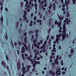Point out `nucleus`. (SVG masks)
I'll return each instance as SVG.
<instances>
[{
  "mask_svg": "<svg viewBox=\"0 0 76 76\" xmlns=\"http://www.w3.org/2000/svg\"><path fill=\"white\" fill-rule=\"evenodd\" d=\"M63 30L64 31H63L62 34V39L64 40L66 37V32L67 30L66 29H64Z\"/></svg>",
  "mask_w": 76,
  "mask_h": 76,
  "instance_id": "nucleus-1",
  "label": "nucleus"
},
{
  "mask_svg": "<svg viewBox=\"0 0 76 76\" xmlns=\"http://www.w3.org/2000/svg\"><path fill=\"white\" fill-rule=\"evenodd\" d=\"M17 67L18 69L20 70V63L19 61L18 62Z\"/></svg>",
  "mask_w": 76,
  "mask_h": 76,
  "instance_id": "nucleus-2",
  "label": "nucleus"
},
{
  "mask_svg": "<svg viewBox=\"0 0 76 76\" xmlns=\"http://www.w3.org/2000/svg\"><path fill=\"white\" fill-rule=\"evenodd\" d=\"M49 74H51L52 76H55V72H53V71H51V70H50V71Z\"/></svg>",
  "mask_w": 76,
  "mask_h": 76,
  "instance_id": "nucleus-3",
  "label": "nucleus"
},
{
  "mask_svg": "<svg viewBox=\"0 0 76 76\" xmlns=\"http://www.w3.org/2000/svg\"><path fill=\"white\" fill-rule=\"evenodd\" d=\"M23 46L24 47H25L26 51H28V46H26V44H24Z\"/></svg>",
  "mask_w": 76,
  "mask_h": 76,
  "instance_id": "nucleus-4",
  "label": "nucleus"
},
{
  "mask_svg": "<svg viewBox=\"0 0 76 76\" xmlns=\"http://www.w3.org/2000/svg\"><path fill=\"white\" fill-rule=\"evenodd\" d=\"M56 74H58L59 75H61V72L59 70H58L57 71H56Z\"/></svg>",
  "mask_w": 76,
  "mask_h": 76,
  "instance_id": "nucleus-5",
  "label": "nucleus"
},
{
  "mask_svg": "<svg viewBox=\"0 0 76 76\" xmlns=\"http://www.w3.org/2000/svg\"><path fill=\"white\" fill-rule=\"evenodd\" d=\"M58 16L59 18V20H63V17H61V16H59V15H58Z\"/></svg>",
  "mask_w": 76,
  "mask_h": 76,
  "instance_id": "nucleus-6",
  "label": "nucleus"
},
{
  "mask_svg": "<svg viewBox=\"0 0 76 76\" xmlns=\"http://www.w3.org/2000/svg\"><path fill=\"white\" fill-rule=\"evenodd\" d=\"M1 24L2 25L3 24V16H2L1 18Z\"/></svg>",
  "mask_w": 76,
  "mask_h": 76,
  "instance_id": "nucleus-7",
  "label": "nucleus"
},
{
  "mask_svg": "<svg viewBox=\"0 0 76 76\" xmlns=\"http://www.w3.org/2000/svg\"><path fill=\"white\" fill-rule=\"evenodd\" d=\"M2 64L4 66V67H6V63H5V62H4V61H2Z\"/></svg>",
  "mask_w": 76,
  "mask_h": 76,
  "instance_id": "nucleus-8",
  "label": "nucleus"
},
{
  "mask_svg": "<svg viewBox=\"0 0 76 76\" xmlns=\"http://www.w3.org/2000/svg\"><path fill=\"white\" fill-rule=\"evenodd\" d=\"M70 1V0H65V4H69V2Z\"/></svg>",
  "mask_w": 76,
  "mask_h": 76,
  "instance_id": "nucleus-9",
  "label": "nucleus"
},
{
  "mask_svg": "<svg viewBox=\"0 0 76 76\" xmlns=\"http://www.w3.org/2000/svg\"><path fill=\"white\" fill-rule=\"evenodd\" d=\"M26 14H24L23 17V18H24L25 20H27V18L26 17Z\"/></svg>",
  "mask_w": 76,
  "mask_h": 76,
  "instance_id": "nucleus-10",
  "label": "nucleus"
},
{
  "mask_svg": "<svg viewBox=\"0 0 76 76\" xmlns=\"http://www.w3.org/2000/svg\"><path fill=\"white\" fill-rule=\"evenodd\" d=\"M27 39V37L26 36L24 38V42H25V43H26V44L27 43V41H26V40Z\"/></svg>",
  "mask_w": 76,
  "mask_h": 76,
  "instance_id": "nucleus-11",
  "label": "nucleus"
},
{
  "mask_svg": "<svg viewBox=\"0 0 76 76\" xmlns=\"http://www.w3.org/2000/svg\"><path fill=\"white\" fill-rule=\"evenodd\" d=\"M31 65H27L26 66V68L28 69V70H29V69L31 68Z\"/></svg>",
  "mask_w": 76,
  "mask_h": 76,
  "instance_id": "nucleus-12",
  "label": "nucleus"
},
{
  "mask_svg": "<svg viewBox=\"0 0 76 76\" xmlns=\"http://www.w3.org/2000/svg\"><path fill=\"white\" fill-rule=\"evenodd\" d=\"M37 41H38V40H37V39H35V40H33V43H34V44H35L36 42H37Z\"/></svg>",
  "mask_w": 76,
  "mask_h": 76,
  "instance_id": "nucleus-13",
  "label": "nucleus"
},
{
  "mask_svg": "<svg viewBox=\"0 0 76 76\" xmlns=\"http://www.w3.org/2000/svg\"><path fill=\"white\" fill-rule=\"evenodd\" d=\"M19 23V21L17 22L16 24V27H18V26Z\"/></svg>",
  "mask_w": 76,
  "mask_h": 76,
  "instance_id": "nucleus-14",
  "label": "nucleus"
},
{
  "mask_svg": "<svg viewBox=\"0 0 76 76\" xmlns=\"http://www.w3.org/2000/svg\"><path fill=\"white\" fill-rule=\"evenodd\" d=\"M51 39H50L49 41V46L51 45Z\"/></svg>",
  "mask_w": 76,
  "mask_h": 76,
  "instance_id": "nucleus-15",
  "label": "nucleus"
},
{
  "mask_svg": "<svg viewBox=\"0 0 76 76\" xmlns=\"http://www.w3.org/2000/svg\"><path fill=\"white\" fill-rule=\"evenodd\" d=\"M60 40V39L58 38H56V42H57V43H58V41Z\"/></svg>",
  "mask_w": 76,
  "mask_h": 76,
  "instance_id": "nucleus-16",
  "label": "nucleus"
},
{
  "mask_svg": "<svg viewBox=\"0 0 76 76\" xmlns=\"http://www.w3.org/2000/svg\"><path fill=\"white\" fill-rule=\"evenodd\" d=\"M33 67L34 69H35V66H36V64L33 63Z\"/></svg>",
  "mask_w": 76,
  "mask_h": 76,
  "instance_id": "nucleus-17",
  "label": "nucleus"
},
{
  "mask_svg": "<svg viewBox=\"0 0 76 76\" xmlns=\"http://www.w3.org/2000/svg\"><path fill=\"white\" fill-rule=\"evenodd\" d=\"M22 70L23 71L25 70H26V68H25V67L24 66L22 68Z\"/></svg>",
  "mask_w": 76,
  "mask_h": 76,
  "instance_id": "nucleus-18",
  "label": "nucleus"
},
{
  "mask_svg": "<svg viewBox=\"0 0 76 76\" xmlns=\"http://www.w3.org/2000/svg\"><path fill=\"white\" fill-rule=\"evenodd\" d=\"M28 33L29 34H33V31H28Z\"/></svg>",
  "mask_w": 76,
  "mask_h": 76,
  "instance_id": "nucleus-19",
  "label": "nucleus"
},
{
  "mask_svg": "<svg viewBox=\"0 0 76 76\" xmlns=\"http://www.w3.org/2000/svg\"><path fill=\"white\" fill-rule=\"evenodd\" d=\"M30 5H28L27 6V7L26 8V10H28V9L29 8H30Z\"/></svg>",
  "mask_w": 76,
  "mask_h": 76,
  "instance_id": "nucleus-20",
  "label": "nucleus"
},
{
  "mask_svg": "<svg viewBox=\"0 0 76 76\" xmlns=\"http://www.w3.org/2000/svg\"><path fill=\"white\" fill-rule=\"evenodd\" d=\"M26 59L28 60H31V57L30 56H28V57L26 58Z\"/></svg>",
  "mask_w": 76,
  "mask_h": 76,
  "instance_id": "nucleus-21",
  "label": "nucleus"
},
{
  "mask_svg": "<svg viewBox=\"0 0 76 76\" xmlns=\"http://www.w3.org/2000/svg\"><path fill=\"white\" fill-rule=\"evenodd\" d=\"M34 32L35 33H36V34H38V30L36 29V30H35Z\"/></svg>",
  "mask_w": 76,
  "mask_h": 76,
  "instance_id": "nucleus-22",
  "label": "nucleus"
},
{
  "mask_svg": "<svg viewBox=\"0 0 76 76\" xmlns=\"http://www.w3.org/2000/svg\"><path fill=\"white\" fill-rule=\"evenodd\" d=\"M37 17H36V16H35L34 18V21H36V20H37Z\"/></svg>",
  "mask_w": 76,
  "mask_h": 76,
  "instance_id": "nucleus-23",
  "label": "nucleus"
},
{
  "mask_svg": "<svg viewBox=\"0 0 76 76\" xmlns=\"http://www.w3.org/2000/svg\"><path fill=\"white\" fill-rule=\"evenodd\" d=\"M45 46H46V45L45 44H43L42 45V47L43 48H45Z\"/></svg>",
  "mask_w": 76,
  "mask_h": 76,
  "instance_id": "nucleus-24",
  "label": "nucleus"
},
{
  "mask_svg": "<svg viewBox=\"0 0 76 76\" xmlns=\"http://www.w3.org/2000/svg\"><path fill=\"white\" fill-rule=\"evenodd\" d=\"M37 23H39V22H42V20H37Z\"/></svg>",
  "mask_w": 76,
  "mask_h": 76,
  "instance_id": "nucleus-25",
  "label": "nucleus"
},
{
  "mask_svg": "<svg viewBox=\"0 0 76 76\" xmlns=\"http://www.w3.org/2000/svg\"><path fill=\"white\" fill-rule=\"evenodd\" d=\"M5 38L6 39V40H8V37H7V35H5Z\"/></svg>",
  "mask_w": 76,
  "mask_h": 76,
  "instance_id": "nucleus-26",
  "label": "nucleus"
},
{
  "mask_svg": "<svg viewBox=\"0 0 76 76\" xmlns=\"http://www.w3.org/2000/svg\"><path fill=\"white\" fill-rule=\"evenodd\" d=\"M18 44L19 45H21V44H22L21 42L20 41H19L18 42Z\"/></svg>",
  "mask_w": 76,
  "mask_h": 76,
  "instance_id": "nucleus-27",
  "label": "nucleus"
},
{
  "mask_svg": "<svg viewBox=\"0 0 76 76\" xmlns=\"http://www.w3.org/2000/svg\"><path fill=\"white\" fill-rule=\"evenodd\" d=\"M30 61L31 62V64H34V61H33V59H30Z\"/></svg>",
  "mask_w": 76,
  "mask_h": 76,
  "instance_id": "nucleus-28",
  "label": "nucleus"
},
{
  "mask_svg": "<svg viewBox=\"0 0 76 76\" xmlns=\"http://www.w3.org/2000/svg\"><path fill=\"white\" fill-rule=\"evenodd\" d=\"M58 23L57 22V20H56L55 21V23H54L55 25H56L57 24H58Z\"/></svg>",
  "mask_w": 76,
  "mask_h": 76,
  "instance_id": "nucleus-29",
  "label": "nucleus"
},
{
  "mask_svg": "<svg viewBox=\"0 0 76 76\" xmlns=\"http://www.w3.org/2000/svg\"><path fill=\"white\" fill-rule=\"evenodd\" d=\"M6 58L8 61H9V58H8V56H7V55H6Z\"/></svg>",
  "mask_w": 76,
  "mask_h": 76,
  "instance_id": "nucleus-30",
  "label": "nucleus"
},
{
  "mask_svg": "<svg viewBox=\"0 0 76 76\" xmlns=\"http://www.w3.org/2000/svg\"><path fill=\"white\" fill-rule=\"evenodd\" d=\"M25 52V50H22L21 51V53H24Z\"/></svg>",
  "mask_w": 76,
  "mask_h": 76,
  "instance_id": "nucleus-31",
  "label": "nucleus"
},
{
  "mask_svg": "<svg viewBox=\"0 0 76 76\" xmlns=\"http://www.w3.org/2000/svg\"><path fill=\"white\" fill-rule=\"evenodd\" d=\"M71 52L72 53H74V50L72 49H71Z\"/></svg>",
  "mask_w": 76,
  "mask_h": 76,
  "instance_id": "nucleus-32",
  "label": "nucleus"
},
{
  "mask_svg": "<svg viewBox=\"0 0 76 76\" xmlns=\"http://www.w3.org/2000/svg\"><path fill=\"white\" fill-rule=\"evenodd\" d=\"M35 36L36 38L37 39L38 38V34H36L35 35Z\"/></svg>",
  "mask_w": 76,
  "mask_h": 76,
  "instance_id": "nucleus-33",
  "label": "nucleus"
},
{
  "mask_svg": "<svg viewBox=\"0 0 76 76\" xmlns=\"http://www.w3.org/2000/svg\"><path fill=\"white\" fill-rule=\"evenodd\" d=\"M57 25L58 27H60V26H61V23H58Z\"/></svg>",
  "mask_w": 76,
  "mask_h": 76,
  "instance_id": "nucleus-34",
  "label": "nucleus"
},
{
  "mask_svg": "<svg viewBox=\"0 0 76 76\" xmlns=\"http://www.w3.org/2000/svg\"><path fill=\"white\" fill-rule=\"evenodd\" d=\"M56 37H57L56 38H59L60 37L59 36V35H58V34L56 35Z\"/></svg>",
  "mask_w": 76,
  "mask_h": 76,
  "instance_id": "nucleus-35",
  "label": "nucleus"
},
{
  "mask_svg": "<svg viewBox=\"0 0 76 76\" xmlns=\"http://www.w3.org/2000/svg\"><path fill=\"white\" fill-rule=\"evenodd\" d=\"M21 50H25V47H23L21 48Z\"/></svg>",
  "mask_w": 76,
  "mask_h": 76,
  "instance_id": "nucleus-36",
  "label": "nucleus"
},
{
  "mask_svg": "<svg viewBox=\"0 0 76 76\" xmlns=\"http://www.w3.org/2000/svg\"><path fill=\"white\" fill-rule=\"evenodd\" d=\"M73 4H75L76 3V0H73Z\"/></svg>",
  "mask_w": 76,
  "mask_h": 76,
  "instance_id": "nucleus-37",
  "label": "nucleus"
},
{
  "mask_svg": "<svg viewBox=\"0 0 76 76\" xmlns=\"http://www.w3.org/2000/svg\"><path fill=\"white\" fill-rule=\"evenodd\" d=\"M58 59H56L55 60V63H56V62H57V61H58Z\"/></svg>",
  "mask_w": 76,
  "mask_h": 76,
  "instance_id": "nucleus-38",
  "label": "nucleus"
},
{
  "mask_svg": "<svg viewBox=\"0 0 76 76\" xmlns=\"http://www.w3.org/2000/svg\"><path fill=\"white\" fill-rule=\"evenodd\" d=\"M20 5H21V6H23V2H20Z\"/></svg>",
  "mask_w": 76,
  "mask_h": 76,
  "instance_id": "nucleus-39",
  "label": "nucleus"
},
{
  "mask_svg": "<svg viewBox=\"0 0 76 76\" xmlns=\"http://www.w3.org/2000/svg\"><path fill=\"white\" fill-rule=\"evenodd\" d=\"M67 17H69L70 16V14L69 12L67 13Z\"/></svg>",
  "mask_w": 76,
  "mask_h": 76,
  "instance_id": "nucleus-40",
  "label": "nucleus"
},
{
  "mask_svg": "<svg viewBox=\"0 0 76 76\" xmlns=\"http://www.w3.org/2000/svg\"><path fill=\"white\" fill-rule=\"evenodd\" d=\"M37 49H36L34 50L33 52L36 53V52H37Z\"/></svg>",
  "mask_w": 76,
  "mask_h": 76,
  "instance_id": "nucleus-41",
  "label": "nucleus"
},
{
  "mask_svg": "<svg viewBox=\"0 0 76 76\" xmlns=\"http://www.w3.org/2000/svg\"><path fill=\"white\" fill-rule=\"evenodd\" d=\"M24 14L25 15H27V12H26V11L25 10L24 12Z\"/></svg>",
  "mask_w": 76,
  "mask_h": 76,
  "instance_id": "nucleus-42",
  "label": "nucleus"
},
{
  "mask_svg": "<svg viewBox=\"0 0 76 76\" xmlns=\"http://www.w3.org/2000/svg\"><path fill=\"white\" fill-rule=\"evenodd\" d=\"M49 26H50L51 25V21H49Z\"/></svg>",
  "mask_w": 76,
  "mask_h": 76,
  "instance_id": "nucleus-43",
  "label": "nucleus"
},
{
  "mask_svg": "<svg viewBox=\"0 0 76 76\" xmlns=\"http://www.w3.org/2000/svg\"><path fill=\"white\" fill-rule=\"evenodd\" d=\"M66 23H64L63 25V27H66Z\"/></svg>",
  "mask_w": 76,
  "mask_h": 76,
  "instance_id": "nucleus-44",
  "label": "nucleus"
},
{
  "mask_svg": "<svg viewBox=\"0 0 76 76\" xmlns=\"http://www.w3.org/2000/svg\"><path fill=\"white\" fill-rule=\"evenodd\" d=\"M51 29L50 28L48 31V34H50V32L51 31Z\"/></svg>",
  "mask_w": 76,
  "mask_h": 76,
  "instance_id": "nucleus-45",
  "label": "nucleus"
},
{
  "mask_svg": "<svg viewBox=\"0 0 76 76\" xmlns=\"http://www.w3.org/2000/svg\"><path fill=\"white\" fill-rule=\"evenodd\" d=\"M51 52H56V50H51Z\"/></svg>",
  "mask_w": 76,
  "mask_h": 76,
  "instance_id": "nucleus-46",
  "label": "nucleus"
},
{
  "mask_svg": "<svg viewBox=\"0 0 76 76\" xmlns=\"http://www.w3.org/2000/svg\"><path fill=\"white\" fill-rule=\"evenodd\" d=\"M44 6L45 7H47V3H45V4H44Z\"/></svg>",
  "mask_w": 76,
  "mask_h": 76,
  "instance_id": "nucleus-47",
  "label": "nucleus"
},
{
  "mask_svg": "<svg viewBox=\"0 0 76 76\" xmlns=\"http://www.w3.org/2000/svg\"><path fill=\"white\" fill-rule=\"evenodd\" d=\"M31 17H33V16H34V13H31Z\"/></svg>",
  "mask_w": 76,
  "mask_h": 76,
  "instance_id": "nucleus-48",
  "label": "nucleus"
},
{
  "mask_svg": "<svg viewBox=\"0 0 76 76\" xmlns=\"http://www.w3.org/2000/svg\"><path fill=\"white\" fill-rule=\"evenodd\" d=\"M51 39H54V36H51Z\"/></svg>",
  "mask_w": 76,
  "mask_h": 76,
  "instance_id": "nucleus-49",
  "label": "nucleus"
},
{
  "mask_svg": "<svg viewBox=\"0 0 76 76\" xmlns=\"http://www.w3.org/2000/svg\"><path fill=\"white\" fill-rule=\"evenodd\" d=\"M47 43V41H45V42H44V44H45V45H46Z\"/></svg>",
  "mask_w": 76,
  "mask_h": 76,
  "instance_id": "nucleus-50",
  "label": "nucleus"
},
{
  "mask_svg": "<svg viewBox=\"0 0 76 76\" xmlns=\"http://www.w3.org/2000/svg\"><path fill=\"white\" fill-rule=\"evenodd\" d=\"M33 44L35 47H37V43H34Z\"/></svg>",
  "mask_w": 76,
  "mask_h": 76,
  "instance_id": "nucleus-51",
  "label": "nucleus"
},
{
  "mask_svg": "<svg viewBox=\"0 0 76 76\" xmlns=\"http://www.w3.org/2000/svg\"><path fill=\"white\" fill-rule=\"evenodd\" d=\"M59 57V56L58 55L56 56V59H58V58Z\"/></svg>",
  "mask_w": 76,
  "mask_h": 76,
  "instance_id": "nucleus-52",
  "label": "nucleus"
},
{
  "mask_svg": "<svg viewBox=\"0 0 76 76\" xmlns=\"http://www.w3.org/2000/svg\"><path fill=\"white\" fill-rule=\"evenodd\" d=\"M11 42L12 45V47H14V46H13V43L12 42V40H11Z\"/></svg>",
  "mask_w": 76,
  "mask_h": 76,
  "instance_id": "nucleus-53",
  "label": "nucleus"
},
{
  "mask_svg": "<svg viewBox=\"0 0 76 76\" xmlns=\"http://www.w3.org/2000/svg\"><path fill=\"white\" fill-rule=\"evenodd\" d=\"M54 54H55V53H51V55H52V56H54Z\"/></svg>",
  "mask_w": 76,
  "mask_h": 76,
  "instance_id": "nucleus-54",
  "label": "nucleus"
},
{
  "mask_svg": "<svg viewBox=\"0 0 76 76\" xmlns=\"http://www.w3.org/2000/svg\"><path fill=\"white\" fill-rule=\"evenodd\" d=\"M56 7H53V9L54 10H56Z\"/></svg>",
  "mask_w": 76,
  "mask_h": 76,
  "instance_id": "nucleus-55",
  "label": "nucleus"
},
{
  "mask_svg": "<svg viewBox=\"0 0 76 76\" xmlns=\"http://www.w3.org/2000/svg\"><path fill=\"white\" fill-rule=\"evenodd\" d=\"M40 60V58H39V57H37V60Z\"/></svg>",
  "mask_w": 76,
  "mask_h": 76,
  "instance_id": "nucleus-56",
  "label": "nucleus"
},
{
  "mask_svg": "<svg viewBox=\"0 0 76 76\" xmlns=\"http://www.w3.org/2000/svg\"><path fill=\"white\" fill-rule=\"evenodd\" d=\"M65 20H66V22H67L69 20V18H66Z\"/></svg>",
  "mask_w": 76,
  "mask_h": 76,
  "instance_id": "nucleus-57",
  "label": "nucleus"
},
{
  "mask_svg": "<svg viewBox=\"0 0 76 76\" xmlns=\"http://www.w3.org/2000/svg\"><path fill=\"white\" fill-rule=\"evenodd\" d=\"M43 42V41H42V40H40V42L41 44H42Z\"/></svg>",
  "mask_w": 76,
  "mask_h": 76,
  "instance_id": "nucleus-58",
  "label": "nucleus"
},
{
  "mask_svg": "<svg viewBox=\"0 0 76 76\" xmlns=\"http://www.w3.org/2000/svg\"><path fill=\"white\" fill-rule=\"evenodd\" d=\"M56 64L57 65V64H58V63H59V62H58V61H57V62H56Z\"/></svg>",
  "mask_w": 76,
  "mask_h": 76,
  "instance_id": "nucleus-59",
  "label": "nucleus"
},
{
  "mask_svg": "<svg viewBox=\"0 0 76 76\" xmlns=\"http://www.w3.org/2000/svg\"><path fill=\"white\" fill-rule=\"evenodd\" d=\"M0 2H1L0 3V4L1 6H2V3H1V1Z\"/></svg>",
  "mask_w": 76,
  "mask_h": 76,
  "instance_id": "nucleus-60",
  "label": "nucleus"
},
{
  "mask_svg": "<svg viewBox=\"0 0 76 76\" xmlns=\"http://www.w3.org/2000/svg\"><path fill=\"white\" fill-rule=\"evenodd\" d=\"M45 51V48H43V52H44Z\"/></svg>",
  "mask_w": 76,
  "mask_h": 76,
  "instance_id": "nucleus-61",
  "label": "nucleus"
},
{
  "mask_svg": "<svg viewBox=\"0 0 76 76\" xmlns=\"http://www.w3.org/2000/svg\"><path fill=\"white\" fill-rule=\"evenodd\" d=\"M27 33L26 32H25L24 34V36H26Z\"/></svg>",
  "mask_w": 76,
  "mask_h": 76,
  "instance_id": "nucleus-62",
  "label": "nucleus"
},
{
  "mask_svg": "<svg viewBox=\"0 0 76 76\" xmlns=\"http://www.w3.org/2000/svg\"><path fill=\"white\" fill-rule=\"evenodd\" d=\"M48 38H49V35H48L47 36V40H48Z\"/></svg>",
  "mask_w": 76,
  "mask_h": 76,
  "instance_id": "nucleus-63",
  "label": "nucleus"
},
{
  "mask_svg": "<svg viewBox=\"0 0 76 76\" xmlns=\"http://www.w3.org/2000/svg\"><path fill=\"white\" fill-rule=\"evenodd\" d=\"M34 6H35V7H37V4H34Z\"/></svg>",
  "mask_w": 76,
  "mask_h": 76,
  "instance_id": "nucleus-64",
  "label": "nucleus"
}]
</instances>
